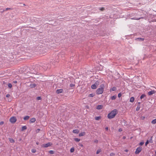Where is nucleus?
<instances>
[{"label": "nucleus", "mask_w": 156, "mask_h": 156, "mask_svg": "<svg viewBox=\"0 0 156 156\" xmlns=\"http://www.w3.org/2000/svg\"><path fill=\"white\" fill-rule=\"evenodd\" d=\"M118 112L116 109H114L108 115V117L109 119H112L115 117L117 114Z\"/></svg>", "instance_id": "f257e3e1"}, {"label": "nucleus", "mask_w": 156, "mask_h": 156, "mask_svg": "<svg viewBox=\"0 0 156 156\" xmlns=\"http://www.w3.org/2000/svg\"><path fill=\"white\" fill-rule=\"evenodd\" d=\"M105 86L104 84H101L100 86V88L98 89L96 91V94H102L103 92Z\"/></svg>", "instance_id": "f03ea898"}, {"label": "nucleus", "mask_w": 156, "mask_h": 156, "mask_svg": "<svg viewBox=\"0 0 156 156\" xmlns=\"http://www.w3.org/2000/svg\"><path fill=\"white\" fill-rule=\"evenodd\" d=\"M52 67H48L47 66L46 67L47 68H51ZM40 67H42V68H46V67L45 66H41V65L40 64H36V65H34L32 66H31V67H29L27 66V68H40Z\"/></svg>", "instance_id": "7ed1b4c3"}, {"label": "nucleus", "mask_w": 156, "mask_h": 156, "mask_svg": "<svg viewBox=\"0 0 156 156\" xmlns=\"http://www.w3.org/2000/svg\"><path fill=\"white\" fill-rule=\"evenodd\" d=\"M99 82L98 81H96L94 84L91 85V88L94 89H96L97 86L99 85Z\"/></svg>", "instance_id": "20e7f679"}, {"label": "nucleus", "mask_w": 156, "mask_h": 156, "mask_svg": "<svg viewBox=\"0 0 156 156\" xmlns=\"http://www.w3.org/2000/svg\"><path fill=\"white\" fill-rule=\"evenodd\" d=\"M142 150V147H138L136 149L135 152V154H139L141 151Z\"/></svg>", "instance_id": "39448f33"}, {"label": "nucleus", "mask_w": 156, "mask_h": 156, "mask_svg": "<svg viewBox=\"0 0 156 156\" xmlns=\"http://www.w3.org/2000/svg\"><path fill=\"white\" fill-rule=\"evenodd\" d=\"M10 122L12 123H15L16 121V119L15 117H12L9 119Z\"/></svg>", "instance_id": "423d86ee"}, {"label": "nucleus", "mask_w": 156, "mask_h": 156, "mask_svg": "<svg viewBox=\"0 0 156 156\" xmlns=\"http://www.w3.org/2000/svg\"><path fill=\"white\" fill-rule=\"evenodd\" d=\"M51 144L50 142H48L46 144H43L42 147H47L49 146H51Z\"/></svg>", "instance_id": "0eeeda50"}, {"label": "nucleus", "mask_w": 156, "mask_h": 156, "mask_svg": "<svg viewBox=\"0 0 156 156\" xmlns=\"http://www.w3.org/2000/svg\"><path fill=\"white\" fill-rule=\"evenodd\" d=\"M156 92V91L154 90H151L148 92V94L149 95H151L153 94H154Z\"/></svg>", "instance_id": "6e6552de"}, {"label": "nucleus", "mask_w": 156, "mask_h": 156, "mask_svg": "<svg viewBox=\"0 0 156 156\" xmlns=\"http://www.w3.org/2000/svg\"><path fill=\"white\" fill-rule=\"evenodd\" d=\"M36 120V119L35 118H33L31 119L30 120V123L34 122Z\"/></svg>", "instance_id": "1a4fd4ad"}, {"label": "nucleus", "mask_w": 156, "mask_h": 156, "mask_svg": "<svg viewBox=\"0 0 156 156\" xmlns=\"http://www.w3.org/2000/svg\"><path fill=\"white\" fill-rule=\"evenodd\" d=\"M63 91V90L62 89H58L56 90V93L58 94L61 93Z\"/></svg>", "instance_id": "9d476101"}, {"label": "nucleus", "mask_w": 156, "mask_h": 156, "mask_svg": "<svg viewBox=\"0 0 156 156\" xmlns=\"http://www.w3.org/2000/svg\"><path fill=\"white\" fill-rule=\"evenodd\" d=\"M144 17H141L140 18H137V17H135V18H131V20H139L141 19H144Z\"/></svg>", "instance_id": "9b49d317"}, {"label": "nucleus", "mask_w": 156, "mask_h": 156, "mask_svg": "<svg viewBox=\"0 0 156 156\" xmlns=\"http://www.w3.org/2000/svg\"><path fill=\"white\" fill-rule=\"evenodd\" d=\"M103 107L102 105H98L97 107V109H101Z\"/></svg>", "instance_id": "f8f14e48"}, {"label": "nucleus", "mask_w": 156, "mask_h": 156, "mask_svg": "<svg viewBox=\"0 0 156 156\" xmlns=\"http://www.w3.org/2000/svg\"><path fill=\"white\" fill-rule=\"evenodd\" d=\"M117 96L116 95H115L111 97L110 98L112 100H115Z\"/></svg>", "instance_id": "ddd939ff"}, {"label": "nucleus", "mask_w": 156, "mask_h": 156, "mask_svg": "<svg viewBox=\"0 0 156 156\" xmlns=\"http://www.w3.org/2000/svg\"><path fill=\"white\" fill-rule=\"evenodd\" d=\"M85 134V132H82L79 133V136H84Z\"/></svg>", "instance_id": "4468645a"}, {"label": "nucleus", "mask_w": 156, "mask_h": 156, "mask_svg": "<svg viewBox=\"0 0 156 156\" xmlns=\"http://www.w3.org/2000/svg\"><path fill=\"white\" fill-rule=\"evenodd\" d=\"M73 133H78L79 132V130L78 129H74L73 130Z\"/></svg>", "instance_id": "2eb2a0df"}, {"label": "nucleus", "mask_w": 156, "mask_h": 156, "mask_svg": "<svg viewBox=\"0 0 156 156\" xmlns=\"http://www.w3.org/2000/svg\"><path fill=\"white\" fill-rule=\"evenodd\" d=\"M117 90L116 88L115 87H113L112 88H111L110 90V91H115Z\"/></svg>", "instance_id": "dca6fc26"}, {"label": "nucleus", "mask_w": 156, "mask_h": 156, "mask_svg": "<svg viewBox=\"0 0 156 156\" xmlns=\"http://www.w3.org/2000/svg\"><path fill=\"white\" fill-rule=\"evenodd\" d=\"M136 39L138 40L139 41H143L144 40V38H138Z\"/></svg>", "instance_id": "f3484780"}, {"label": "nucleus", "mask_w": 156, "mask_h": 156, "mask_svg": "<svg viewBox=\"0 0 156 156\" xmlns=\"http://www.w3.org/2000/svg\"><path fill=\"white\" fill-rule=\"evenodd\" d=\"M134 98L133 97H132L130 98L129 101L131 102H134Z\"/></svg>", "instance_id": "a211bd4d"}, {"label": "nucleus", "mask_w": 156, "mask_h": 156, "mask_svg": "<svg viewBox=\"0 0 156 156\" xmlns=\"http://www.w3.org/2000/svg\"><path fill=\"white\" fill-rule=\"evenodd\" d=\"M101 117L100 116L96 117L95 118V119L96 120H98L100 119Z\"/></svg>", "instance_id": "6ab92c4d"}, {"label": "nucleus", "mask_w": 156, "mask_h": 156, "mask_svg": "<svg viewBox=\"0 0 156 156\" xmlns=\"http://www.w3.org/2000/svg\"><path fill=\"white\" fill-rule=\"evenodd\" d=\"M30 117L29 116H26L24 118V120H27L29 119Z\"/></svg>", "instance_id": "aec40b11"}, {"label": "nucleus", "mask_w": 156, "mask_h": 156, "mask_svg": "<svg viewBox=\"0 0 156 156\" xmlns=\"http://www.w3.org/2000/svg\"><path fill=\"white\" fill-rule=\"evenodd\" d=\"M27 129V127L26 126H23L21 130L23 131L24 130L26 129Z\"/></svg>", "instance_id": "412c9836"}, {"label": "nucleus", "mask_w": 156, "mask_h": 156, "mask_svg": "<svg viewBox=\"0 0 156 156\" xmlns=\"http://www.w3.org/2000/svg\"><path fill=\"white\" fill-rule=\"evenodd\" d=\"M151 123L152 124H155L156 123V119L153 120L151 122Z\"/></svg>", "instance_id": "4be33fe9"}, {"label": "nucleus", "mask_w": 156, "mask_h": 156, "mask_svg": "<svg viewBox=\"0 0 156 156\" xmlns=\"http://www.w3.org/2000/svg\"><path fill=\"white\" fill-rule=\"evenodd\" d=\"M146 96V95L145 94H142L141 96L140 97V99H142Z\"/></svg>", "instance_id": "5701e85b"}, {"label": "nucleus", "mask_w": 156, "mask_h": 156, "mask_svg": "<svg viewBox=\"0 0 156 156\" xmlns=\"http://www.w3.org/2000/svg\"><path fill=\"white\" fill-rule=\"evenodd\" d=\"M36 86V84H33L30 85L31 88H34Z\"/></svg>", "instance_id": "b1692460"}, {"label": "nucleus", "mask_w": 156, "mask_h": 156, "mask_svg": "<svg viewBox=\"0 0 156 156\" xmlns=\"http://www.w3.org/2000/svg\"><path fill=\"white\" fill-rule=\"evenodd\" d=\"M74 140L77 142H79L80 140V139L78 138H75Z\"/></svg>", "instance_id": "393cba45"}, {"label": "nucleus", "mask_w": 156, "mask_h": 156, "mask_svg": "<svg viewBox=\"0 0 156 156\" xmlns=\"http://www.w3.org/2000/svg\"><path fill=\"white\" fill-rule=\"evenodd\" d=\"M74 147H72L70 150V151L72 153L74 152Z\"/></svg>", "instance_id": "a878e982"}, {"label": "nucleus", "mask_w": 156, "mask_h": 156, "mask_svg": "<svg viewBox=\"0 0 156 156\" xmlns=\"http://www.w3.org/2000/svg\"><path fill=\"white\" fill-rule=\"evenodd\" d=\"M36 151V150L35 149H33L31 150V152L33 153H35Z\"/></svg>", "instance_id": "bb28decb"}, {"label": "nucleus", "mask_w": 156, "mask_h": 156, "mask_svg": "<svg viewBox=\"0 0 156 156\" xmlns=\"http://www.w3.org/2000/svg\"><path fill=\"white\" fill-rule=\"evenodd\" d=\"M10 141L12 143H14L15 142V141L12 139H9Z\"/></svg>", "instance_id": "cd10ccee"}, {"label": "nucleus", "mask_w": 156, "mask_h": 156, "mask_svg": "<svg viewBox=\"0 0 156 156\" xmlns=\"http://www.w3.org/2000/svg\"><path fill=\"white\" fill-rule=\"evenodd\" d=\"M140 107L139 105V106H138L136 108V111H138L140 109Z\"/></svg>", "instance_id": "c85d7f7f"}, {"label": "nucleus", "mask_w": 156, "mask_h": 156, "mask_svg": "<svg viewBox=\"0 0 156 156\" xmlns=\"http://www.w3.org/2000/svg\"><path fill=\"white\" fill-rule=\"evenodd\" d=\"M94 95L93 94H89V97H94Z\"/></svg>", "instance_id": "c756f323"}, {"label": "nucleus", "mask_w": 156, "mask_h": 156, "mask_svg": "<svg viewBox=\"0 0 156 156\" xmlns=\"http://www.w3.org/2000/svg\"><path fill=\"white\" fill-rule=\"evenodd\" d=\"M105 8L104 7H101V8H99V9L101 11H103L105 10Z\"/></svg>", "instance_id": "7c9ffc66"}, {"label": "nucleus", "mask_w": 156, "mask_h": 156, "mask_svg": "<svg viewBox=\"0 0 156 156\" xmlns=\"http://www.w3.org/2000/svg\"><path fill=\"white\" fill-rule=\"evenodd\" d=\"M101 151V149L98 150L96 152V154H98L100 153V152Z\"/></svg>", "instance_id": "2f4dec72"}, {"label": "nucleus", "mask_w": 156, "mask_h": 156, "mask_svg": "<svg viewBox=\"0 0 156 156\" xmlns=\"http://www.w3.org/2000/svg\"><path fill=\"white\" fill-rule=\"evenodd\" d=\"M8 86L10 88H11L12 87V85L11 83H9L8 84Z\"/></svg>", "instance_id": "473e14b6"}, {"label": "nucleus", "mask_w": 156, "mask_h": 156, "mask_svg": "<svg viewBox=\"0 0 156 156\" xmlns=\"http://www.w3.org/2000/svg\"><path fill=\"white\" fill-rule=\"evenodd\" d=\"M49 153L51 154H52L54 153V151L52 150L50 151H49Z\"/></svg>", "instance_id": "72a5a7b5"}, {"label": "nucleus", "mask_w": 156, "mask_h": 156, "mask_svg": "<svg viewBox=\"0 0 156 156\" xmlns=\"http://www.w3.org/2000/svg\"><path fill=\"white\" fill-rule=\"evenodd\" d=\"M41 97H38L36 98V99L37 100H41Z\"/></svg>", "instance_id": "f704fd0d"}, {"label": "nucleus", "mask_w": 156, "mask_h": 156, "mask_svg": "<svg viewBox=\"0 0 156 156\" xmlns=\"http://www.w3.org/2000/svg\"><path fill=\"white\" fill-rule=\"evenodd\" d=\"M144 144V142H141L139 144V145L140 146Z\"/></svg>", "instance_id": "c9c22d12"}, {"label": "nucleus", "mask_w": 156, "mask_h": 156, "mask_svg": "<svg viewBox=\"0 0 156 156\" xmlns=\"http://www.w3.org/2000/svg\"><path fill=\"white\" fill-rule=\"evenodd\" d=\"M75 86V85L73 84H70L69 86L70 87H74Z\"/></svg>", "instance_id": "e433bc0d"}, {"label": "nucleus", "mask_w": 156, "mask_h": 156, "mask_svg": "<svg viewBox=\"0 0 156 156\" xmlns=\"http://www.w3.org/2000/svg\"><path fill=\"white\" fill-rule=\"evenodd\" d=\"M11 9L10 8H6L5 9V10H3V11H6L7 10H9V9Z\"/></svg>", "instance_id": "4c0bfd02"}, {"label": "nucleus", "mask_w": 156, "mask_h": 156, "mask_svg": "<svg viewBox=\"0 0 156 156\" xmlns=\"http://www.w3.org/2000/svg\"><path fill=\"white\" fill-rule=\"evenodd\" d=\"M122 96V94H121V93H119L118 94V97L119 98H120L121 97V96Z\"/></svg>", "instance_id": "58836bf2"}, {"label": "nucleus", "mask_w": 156, "mask_h": 156, "mask_svg": "<svg viewBox=\"0 0 156 156\" xmlns=\"http://www.w3.org/2000/svg\"><path fill=\"white\" fill-rule=\"evenodd\" d=\"M149 141L147 140V141L146 142L145 144V145L146 146L149 143Z\"/></svg>", "instance_id": "ea45409f"}, {"label": "nucleus", "mask_w": 156, "mask_h": 156, "mask_svg": "<svg viewBox=\"0 0 156 156\" xmlns=\"http://www.w3.org/2000/svg\"><path fill=\"white\" fill-rule=\"evenodd\" d=\"M115 155V154L113 153H112L110 154V156H112L113 155Z\"/></svg>", "instance_id": "a19ab883"}, {"label": "nucleus", "mask_w": 156, "mask_h": 156, "mask_svg": "<svg viewBox=\"0 0 156 156\" xmlns=\"http://www.w3.org/2000/svg\"><path fill=\"white\" fill-rule=\"evenodd\" d=\"M4 124V122L3 121H1L0 122V125H3Z\"/></svg>", "instance_id": "79ce46f5"}, {"label": "nucleus", "mask_w": 156, "mask_h": 156, "mask_svg": "<svg viewBox=\"0 0 156 156\" xmlns=\"http://www.w3.org/2000/svg\"><path fill=\"white\" fill-rule=\"evenodd\" d=\"M10 96V95L9 94H7L6 96V97L7 98H9Z\"/></svg>", "instance_id": "37998d69"}, {"label": "nucleus", "mask_w": 156, "mask_h": 156, "mask_svg": "<svg viewBox=\"0 0 156 156\" xmlns=\"http://www.w3.org/2000/svg\"><path fill=\"white\" fill-rule=\"evenodd\" d=\"M41 130V129H38L37 130H36V132H39L40 130Z\"/></svg>", "instance_id": "c03bdc74"}, {"label": "nucleus", "mask_w": 156, "mask_h": 156, "mask_svg": "<svg viewBox=\"0 0 156 156\" xmlns=\"http://www.w3.org/2000/svg\"><path fill=\"white\" fill-rule=\"evenodd\" d=\"M94 142L95 143H98V140H95L94 141Z\"/></svg>", "instance_id": "a18cd8bd"}, {"label": "nucleus", "mask_w": 156, "mask_h": 156, "mask_svg": "<svg viewBox=\"0 0 156 156\" xmlns=\"http://www.w3.org/2000/svg\"><path fill=\"white\" fill-rule=\"evenodd\" d=\"M119 131H122V129H119Z\"/></svg>", "instance_id": "49530a36"}, {"label": "nucleus", "mask_w": 156, "mask_h": 156, "mask_svg": "<svg viewBox=\"0 0 156 156\" xmlns=\"http://www.w3.org/2000/svg\"><path fill=\"white\" fill-rule=\"evenodd\" d=\"M13 82L14 83H17V82L16 81H13Z\"/></svg>", "instance_id": "de8ad7c7"}, {"label": "nucleus", "mask_w": 156, "mask_h": 156, "mask_svg": "<svg viewBox=\"0 0 156 156\" xmlns=\"http://www.w3.org/2000/svg\"><path fill=\"white\" fill-rule=\"evenodd\" d=\"M125 151L126 152H127L128 151V150L127 149H126V150H125Z\"/></svg>", "instance_id": "09e8293b"}, {"label": "nucleus", "mask_w": 156, "mask_h": 156, "mask_svg": "<svg viewBox=\"0 0 156 156\" xmlns=\"http://www.w3.org/2000/svg\"><path fill=\"white\" fill-rule=\"evenodd\" d=\"M38 22L39 23H41V22H40H40H39V21H40V20H40V19H38Z\"/></svg>", "instance_id": "8fccbe9b"}, {"label": "nucleus", "mask_w": 156, "mask_h": 156, "mask_svg": "<svg viewBox=\"0 0 156 156\" xmlns=\"http://www.w3.org/2000/svg\"><path fill=\"white\" fill-rule=\"evenodd\" d=\"M105 129L106 130H108V127H106V128H105Z\"/></svg>", "instance_id": "3c124183"}, {"label": "nucleus", "mask_w": 156, "mask_h": 156, "mask_svg": "<svg viewBox=\"0 0 156 156\" xmlns=\"http://www.w3.org/2000/svg\"><path fill=\"white\" fill-rule=\"evenodd\" d=\"M36 144H37V145H38L39 144V143L38 142H37L36 143Z\"/></svg>", "instance_id": "603ef678"}, {"label": "nucleus", "mask_w": 156, "mask_h": 156, "mask_svg": "<svg viewBox=\"0 0 156 156\" xmlns=\"http://www.w3.org/2000/svg\"><path fill=\"white\" fill-rule=\"evenodd\" d=\"M33 29H35L34 28V27H32Z\"/></svg>", "instance_id": "864d4df0"}, {"label": "nucleus", "mask_w": 156, "mask_h": 156, "mask_svg": "<svg viewBox=\"0 0 156 156\" xmlns=\"http://www.w3.org/2000/svg\"><path fill=\"white\" fill-rule=\"evenodd\" d=\"M123 139H125V136H123Z\"/></svg>", "instance_id": "5fc2aeb1"}, {"label": "nucleus", "mask_w": 156, "mask_h": 156, "mask_svg": "<svg viewBox=\"0 0 156 156\" xmlns=\"http://www.w3.org/2000/svg\"><path fill=\"white\" fill-rule=\"evenodd\" d=\"M138 103L139 104H140V102H138Z\"/></svg>", "instance_id": "6e6d98bb"}, {"label": "nucleus", "mask_w": 156, "mask_h": 156, "mask_svg": "<svg viewBox=\"0 0 156 156\" xmlns=\"http://www.w3.org/2000/svg\"><path fill=\"white\" fill-rule=\"evenodd\" d=\"M155 154H156V151H155Z\"/></svg>", "instance_id": "4d7b16f0"}, {"label": "nucleus", "mask_w": 156, "mask_h": 156, "mask_svg": "<svg viewBox=\"0 0 156 156\" xmlns=\"http://www.w3.org/2000/svg\"><path fill=\"white\" fill-rule=\"evenodd\" d=\"M81 146H83V145L82 144Z\"/></svg>", "instance_id": "13d9d810"}]
</instances>
